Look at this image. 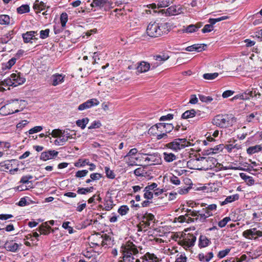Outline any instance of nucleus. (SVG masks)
<instances>
[{"label":"nucleus","mask_w":262,"mask_h":262,"mask_svg":"<svg viewBox=\"0 0 262 262\" xmlns=\"http://www.w3.org/2000/svg\"><path fill=\"white\" fill-rule=\"evenodd\" d=\"M217 205L215 204L208 205L206 207L200 210L187 209L186 212L188 216L191 217L192 222L199 221L205 222L207 219L213 215V212L216 211Z\"/></svg>","instance_id":"nucleus-1"},{"label":"nucleus","mask_w":262,"mask_h":262,"mask_svg":"<svg viewBox=\"0 0 262 262\" xmlns=\"http://www.w3.org/2000/svg\"><path fill=\"white\" fill-rule=\"evenodd\" d=\"M235 121L232 115L220 114L215 116L212 120L213 125L220 127L226 128L232 126L233 122Z\"/></svg>","instance_id":"nucleus-2"},{"label":"nucleus","mask_w":262,"mask_h":262,"mask_svg":"<svg viewBox=\"0 0 262 262\" xmlns=\"http://www.w3.org/2000/svg\"><path fill=\"white\" fill-rule=\"evenodd\" d=\"M166 27V24L150 23L146 29L147 34L151 37H157L163 35Z\"/></svg>","instance_id":"nucleus-3"},{"label":"nucleus","mask_w":262,"mask_h":262,"mask_svg":"<svg viewBox=\"0 0 262 262\" xmlns=\"http://www.w3.org/2000/svg\"><path fill=\"white\" fill-rule=\"evenodd\" d=\"M19 105V101L17 99H11L7 100L0 108V114L3 116H7L15 113H17L19 111L18 110Z\"/></svg>","instance_id":"nucleus-4"},{"label":"nucleus","mask_w":262,"mask_h":262,"mask_svg":"<svg viewBox=\"0 0 262 262\" xmlns=\"http://www.w3.org/2000/svg\"><path fill=\"white\" fill-rule=\"evenodd\" d=\"M191 145L190 142L185 138H177L165 144V147L174 152H178L181 150Z\"/></svg>","instance_id":"nucleus-5"},{"label":"nucleus","mask_w":262,"mask_h":262,"mask_svg":"<svg viewBox=\"0 0 262 262\" xmlns=\"http://www.w3.org/2000/svg\"><path fill=\"white\" fill-rule=\"evenodd\" d=\"M141 158L144 159L145 163L148 165H155L160 164L162 163L160 155L158 152L142 154Z\"/></svg>","instance_id":"nucleus-6"},{"label":"nucleus","mask_w":262,"mask_h":262,"mask_svg":"<svg viewBox=\"0 0 262 262\" xmlns=\"http://www.w3.org/2000/svg\"><path fill=\"white\" fill-rule=\"evenodd\" d=\"M142 154L138 153L137 148H132L127 155L124 157V158L127 160V163L128 165H136V161L141 158Z\"/></svg>","instance_id":"nucleus-7"},{"label":"nucleus","mask_w":262,"mask_h":262,"mask_svg":"<svg viewBox=\"0 0 262 262\" xmlns=\"http://www.w3.org/2000/svg\"><path fill=\"white\" fill-rule=\"evenodd\" d=\"M202 170H207L214 168L218 164L217 160L212 157H202Z\"/></svg>","instance_id":"nucleus-8"},{"label":"nucleus","mask_w":262,"mask_h":262,"mask_svg":"<svg viewBox=\"0 0 262 262\" xmlns=\"http://www.w3.org/2000/svg\"><path fill=\"white\" fill-rule=\"evenodd\" d=\"M196 239V238L194 235L192 234H188L182 239L179 241V244L184 249H187L194 245Z\"/></svg>","instance_id":"nucleus-9"},{"label":"nucleus","mask_w":262,"mask_h":262,"mask_svg":"<svg viewBox=\"0 0 262 262\" xmlns=\"http://www.w3.org/2000/svg\"><path fill=\"white\" fill-rule=\"evenodd\" d=\"M243 236L249 239H256L258 237L262 236V231L256 228L247 229L243 232Z\"/></svg>","instance_id":"nucleus-10"},{"label":"nucleus","mask_w":262,"mask_h":262,"mask_svg":"<svg viewBox=\"0 0 262 262\" xmlns=\"http://www.w3.org/2000/svg\"><path fill=\"white\" fill-rule=\"evenodd\" d=\"M202 157L191 158L187 162V167L191 169L202 170Z\"/></svg>","instance_id":"nucleus-11"},{"label":"nucleus","mask_w":262,"mask_h":262,"mask_svg":"<svg viewBox=\"0 0 262 262\" xmlns=\"http://www.w3.org/2000/svg\"><path fill=\"white\" fill-rule=\"evenodd\" d=\"M229 17L228 16H223L216 18H210L208 21L210 24H207L205 25L202 30V32L205 33L211 32L213 30V25L214 24L217 22L227 19Z\"/></svg>","instance_id":"nucleus-12"},{"label":"nucleus","mask_w":262,"mask_h":262,"mask_svg":"<svg viewBox=\"0 0 262 262\" xmlns=\"http://www.w3.org/2000/svg\"><path fill=\"white\" fill-rule=\"evenodd\" d=\"M121 252H128L132 254H138L139 251L137 246L132 242H127L123 244L121 247Z\"/></svg>","instance_id":"nucleus-13"},{"label":"nucleus","mask_w":262,"mask_h":262,"mask_svg":"<svg viewBox=\"0 0 262 262\" xmlns=\"http://www.w3.org/2000/svg\"><path fill=\"white\" fill-rule=\"evenodd\" d=\"M10 80L11 81V85L16 86L22 84L26 81V79L21 76L20 73H13L11 75Z\"/></svg>","instance_id":"nucleus-14"},{"label":"nucleus","mask_w":262,"mask_h":262,"mask_svg":"<svg viewBox=\"0 0 262 262\" xmlns=\"http://www.w3.org/2000/svg\"><path fill=\"white\" fill-rule=\"evenodd\" d=\"M99 104V101L97 99H91L79 105L78 109L79 111H83L93 106L98 105Z\"/></svg>","instance_id":"nucleus-15"},{"label":"nucleus","mask_w":262,"mask_h":262,"mask_svg":"<svg viewBox=\"0 0 262 262\" xmlns=\"http://www.w3.org/2000/svg\"><path fill=\"white\" fill-rule=\"evenodd\" d=\"M37 230L40 232V234L43 235H48L51 232H54V230L49 226L48 222H45L41 224Z\"/></svg>","instance_id":"nucleus-16"},{"label":"nucleus","mask_w":262,"mask_h":262,"mask_svg":"<svg viewBox=\"0 0 262 262\" xmlns=\"http://www.w3.org/2000/svg\"><path fill=\"white\" fill-rule=\"evenodd\" d=\"M65 75L59 74H53L51 77V83L52 85L56 86L64 81Z\"/></svg>","instance_id":"nucleus-17"},{"label":"nucleus","mask_w":262,"mask_h":262,"mask_svg":"<svg viewBox=\"0 0 262 262\" xmlns=\"http://www.w3.org/2000/svg\"><path fill=\"white\" fill-rule=\"evenodd\" d=\"M150 65L148 62L141 61L137 63L136 67L137 72L138 73H145L149 71Z\"/></svg>","instance_id":"nucleus-18"},{"label":"nucleus","mask_w":262,"mask_h":262,"mask_svg":"<svg viewBox=\"0 0 262 262\" xmlns=\"http://www.w3.org/2000/svg\"><path fill=\"white\" fill-rule=\"evenodd\" d=\"M161 12L162 13L164 12L166 15H175L180 14L182 12V9L180 7L177 8L176 6H172L166 10H162Z\"/></svg>","instance_id":"nucleus-19"},{"label":"nucleus","mask_w":262,"mask_h":262,"mask_svg":"<svg viewBox=\"0 0 262 262\" xmlns=\"http://www.w3.org/2000/svg\"><path fill=\"white\" fill-rule=\"evenodd\" d=\"M58 152L54 150H48L41 154L40 159L44 161H47L53 158L58 155Z\"/></svg>","instance_id":"nucleus-20"},{"label":"nucleus","mask_w":262,"mask_h":262,"mask_svg":"<svg viewBox=\"0 0 262 262\" xmlns=\"http://www.w3.org/2000/svg\"><path fill=\"white\" fill-rule=\"evenodd\" d=\"M155 128H156L157 129L163 128V129H164V131L166 133H169L173 129V126L171 124L160 123L158 125H156L151 127L150 128V130L154 129Z\"/></svg>","instance_id":"nucleus-21"},{"label":"nucleus","mask_w":262,"mask_h":262,"mask_svg":"<svg viewBox=\"0 0 262 262\" xmlns=\"http://www.w3.org/2000/svg\"><path fill=\"white\" fill-rule=\"evenodd\" d=\"M122 253V256L120 258L123 259V261L125 262H134L135 260V256L138 254H132L128 253V252H121Z\"/></svg>","instance_id":"nucleus-22"},{"label":"nucleus","mask_w":262,"mask_h":262,"mask_svg":"<svg viewBox=\"0 0 262 262\" xmlns=\"http://www.w3.org/2000/svg\"><path fill=\"white\" fill-rule=\"evenodd\" d=\"M32 178L33 177L31 175L23 176L20 179V183L28 185L27 186H26V189H28L29 187H32V183L31 182V181H30V180L32 179Z\"/></svg>","instance_id":"nucleus-23"},{"label":"nucleus","mask_w":262,"mask_h":262,"mask_svg":"<svg viewBox=\"0 0 262 262\" xmlns=\"http://www.w3.org/2000/svg\"><path fill=\"white\" fill-rule=\"evenodd\" d=\"M199 246L201 248H204L211 243L210 240L205 235H201L199 237Z\"/></svg>","instance_id":"nucleus-24"},{"label":"nucleus","mask_w":262,"mask_h":262,"mask_svg":"<svg viewBox=\"0 0 262 262\" xmlns=\"http://www.w3.org/2000/svg\"><path fill=\"white\" fill-rule=\"evenodd\" d=\"M213 254L212 252L208 253L206 255H204L203 253L199 254L198 258L200 261L203 262H209L211 259L213 257Z\"/></svg>","instance_id":"nucleus-25"},{"label":"nucleus","mask_w":262,"mask_h":262,"mask_svg":"<svg viewBox=\"0 0 262 262\" xmlns=\"http://www.w3.org/2000/svg\"><path fill=\"white\" fill-rule=\"evenodd\" d=\"M163 158L166 162L170 163L176 160L177 156L173 153L164 152L163 153Z\"/></svg>","instance_id":"nucleus-26"},{"label":"nucleus","mask_w":262,"mask_h":262,"mask_svg":"<svg viewBox=\"0 0 262 262\" xmlns=\"http://www.w3.org/2000/svg\"><path fill=\"white\" fill-rule=\"evenodd\" d=\"M239 196L237 194L230 195L227 196L224 201L220 202V203L221 206H223L228 203H231L234 201L237 200Z\"/></svg>","instance_id":"nucleus-27"},{"label":"nucleus","mask_w":262,"mask_h":262,"mask_svg":"<svg viewBox=\"0 0 262 262\" xmlns=\"http://www.w3.org/2000/svg\"><path fill=\"white\" fill-rule=\"evenodd\" d=\"M193 220H191V217L187 215V213L184 215H180L178 217L175 218V222L179 223H192Z\"/></svg>","instance_id":"nucleus-28"},{"label":"nucleus","mask_w":262,"mask_h":262,"mask_svg":"<svg viewBox=\"0 0 262 262\" xmlns=\"http://www.w3.org/2000/svg\"><path fill=\"white\" fill-rule=\"evenodd\" d=\"M142 262H158V259L154 254L146 253Z\"/></svg>","instance_id":"nucleus-29"},{"label":"nucleus","mask_w":262,"mask_h":262,"mask_svg":"<svg viewBox=\"0 0 262 262\" xmlns=\"http://www.w3.org/2000/svg\"><path fill=\"white\" fill-rule=\"evenodd\" d=\"M36 32L35 31H29L23 34V38L25 42H29L33 37L34 36Z\"/></svg>","instance_id":"nucleus-30"},{"label":"nucleus","mask_w":262,"mask_h":262,"mask_svg":"<svg viewBox=\"0 0 262 262\" xmlns=\"http://www.w3.org/2000/svg\"><path fill=\"white\" fill-rule=\"evenodd\" d=\"M134 174L137 177H146L147 172L143 167H140L134 170Z\"/></svg>","instance_id":"nucleus-31"},{"label":"nucleus","mask_w":262,"mask_h":262,"mask_svg":"<svg viewBox=\"0 0 262 262\" xmlns=\"http://www.w3.org/2000/svg\"><path fill=\"white\" fill-rule=\"evenodd\" d=\"M197 112L193 109L185 111L182 115V118L188 119L195 116Z\"/></svg>","instance_id":"nucleus-32"},{"label":"nucleus","mask_w":262,"mask_h":262,"mask_svg":"<svg viewBox=\"0 0 262 262\" xmlns=\"http://www.w3.org/2000/svg\"><path fill=\"white\" fill-rule=\"evenodd\" d=\"M46 8V4L43 2H39L38 0H36L35 3L33 5V9L34 10H38L40 11L45 10Z\"/></svg>","instance_id":"nucleus-33"},{"label":"nucleus","mask_w":262,"mask_h":262,"mask_svg":"<svg viewBox=\"0 0 262 262\" xmlns=\"http://www.w3.org/2000/svg\"><path fill=\"white\" fill-rule=\"evenodd\" d=\"M19 245L16 243L11 242L8 244H6V248L7 250L9 251L15 252L17 251Z\"/></svg>","instance_id":"nucleus-34"},{"label":"nucleus","mask_w":262,"mask_h":262,"mask_svg":"<svg viewBox=\"0 0 262 262\" xmlns=\"http://www.w3.org/2000/svg\"><path fill=\"white\" fill-rule=\"evenodd\" d=\"M155 59L157 61V62L156 63L157 66H159V64H161L164 61L168 59L169 56L165 55L164 54L163 55H158L154 56Z\"/></svg>","instance_id":"nucleus-35"},{"label":"nucleus","mask_w":262,"mask_h":262,"mask_svg":"<svg viewBox=\"0 0 262 262\" xmlns=\"http://www.w3.org/2000/svg\"><path fill=\"white\" fill-rule=\"evenodd\" d=\"M89 119L88 118H84L82 119L78 120L76 121V125L82 129L85 128L86 124L89 123Z\"/></svg>","instance_id":"nucleus-36"},{"label":"nucleus","mask_w":262,"mask_h":262,"mask_svg":"<svg viewBox=\"0 0 262 262\" xmlns=\"http://www.w3.org/2000/svg\"><path fill=\"white\" fill-rule=\"evenodd\" d=\"M107 3V0H93L91 6L94 7H103Z\"/></svg>","instance_id":"nucleus-37"},{"label":"nucleus","mask_w":262,"mask_h":262,"mask_svg":"<svg viewBox=\"0 0 262 262\" xmlns=\"http://www.w3.org/2000/svg\"><path fill=\"white\" fill-rule=\"evenodd\" d=\"M94 187L93 186L87 188H78L77 191L78 194H85L88 192H91L93 191Z\"/></svg>","instance_id":"nucleus-38"},{"label":"nucleus","mask_w":262,"mask_h":262,"mask_svg":"<svg viewBox=\"0 0 262 262\" xmlns=\"http://www.w3.org/2000/svg\"><path fill=\"white\" fill-rule=\"evenodd\" d=\"M29 11L30 7L28 5H23L17 8V12L19 14H23L28 12Z\"/></svg>","instance_id":"nucleus-39"},{"label":"nucleus","mask_w":262,"mask_h":262,"mask_svg":"<svg viewBox=\"0 0 262 262\" xmlns=\"http://www.w3.org/2000/svg\"><path fill=\"white\" fill-rule=\"evenodd\" d=\"M155 220V216L154 215L151 213H145L143 217V220L144 222H145L146 223L150 224V222L153 221Z\"/></svg>","instance_id":"nucleus-40"},{"label":"nucleus","mask_w":262,"mask_h":262,"mask_svg":"<svg viewBox=\"0 0 262 262\" xmlns=\"http://www.w3.org/2000/svg\"><path fill=\"white\" fill-rule=\"evenodd\" d=\"M68 140V139L67 137L62 135L55 141V144L59 145H63Z\"/></svg>","instance_id":"nucleus-41"},{"label":"nucleus","mask_w":262,"mask_h":262,"mask_svg":"<svg viewBox=\"0 0 262 262\" xmlns=\"http://www.w3.org/2000/svg\"><path fill=\"white\" fill-rule=\"evenodd\" d=\"M172 3V0H162L159 2L157 5V7L158 8L166 7L170 5Z\"/></svg>","instance_id":"nucleus-42"},{"label":"nucleus","mask_w":262,"mask_h":262,"mask_svg":"<svg viewBox=\"0 0 262 262\" xmlns=\"http://www.w3.org/2000/svg\"><path fill=\"white\" fill-rule=\"evenodd\" d=\"M68 14L66 12H63L60 15V20L62 27L64 28L68 21Z\"/></svg>","instance_id":"nucleus-43"},{"label":"nucleus","mask_w":262,"mask_h":262,"mask_svg":"<svg viewBox=\"0 0 262 262\" xmlns=\"http://www.w3.org/2000/svg\"><path fill=\"white\" fill-rule=\"evenodd\" d=\"M218 76V73H205L203 74V77L204 79L207 80H213L216 78Z\"/></svg>","instance_id":"nucleus-44"},{"label":"nucleus","mask_w":262,"mask_h":262,"mask_svg":"<svg viewBox=\"0 0 262 262\" xmlns=\"http://www.w3.org/2000/svg\"><path fill=\"white\" fill-rule=\"evenodd\" d=\"M10 23V17L7 15H0V24L8 25Z\"/></svg>","instance_id":"nucleus-45"},{"label":"nucleus","mask_w":262,"mask_h":262,"mask_svg":"<svg viewBox=\"0 0 262 262\" xmlns=\"http://www.w3.org/2000/svg\"><path fill=\"white\" fill-rule=\"evenodd\" d=\"M200 27L194 25H190L183 30L184 32L192 33L195 32Z\"/></svg>","instance_id":"nucleus-46"},{"label":"nucleus","mask_w":262,"mask_h":262,"mask_svg":"<svg viewBox=\"0 0 262 262\" xmlns=\"http://www.w3.org/2000/svg\"><path fill=\"white\" fill-rule=\"evenodd\" d=\"M89 164V161L88 159H79L78 161L75 163L76 167H83L86 165Z\"/></svg>","instance_id":"nucleus-47"},{"label":"nucleus","mask_w":262,"mask_h":262,"mask_svg":"<svg viewBox=\"0 0 262 262\" xmlns=\"http://www.w3.org/2000/svg\"><path fill=\"white\" fill-rule=\"evenodd\" d=\"M113 202L112 200H107L105 201V203L104 204V209L106 211L111 210L114 206Z\"/></svg>","instance_id":"nucleus-48"},{"label":"nucleus","mask_w":262,"mask_h":262,"mask_svg":"<svg viewBox=\"0 0 262 262\" xmlns=\"http://www.w3.org/2000/svg\"><path fill=\"white\" fill-rule=\"evenodd\" d=\"M105 172L106 177L111 179H114L115 178V174L114 172L111 170L109 167H105L104 168Z\"/></svg>","instance_id":"nucleus-49"},{"label":"nucleus","mask_w":262,"mask_h":262,"mask_svg":"<svg viewBox=\"0 0 262 262\" xmlns=\"http://www.w3.org/2000/svg\"><path fill=\"white\" fill-rule=\"evenodd\" d=\"M170 182L175 185H179L181 184V181L179 178L174 174L169 177Z\"/></svg>","instance_id":"nucleus-50"},{"label":"nucleus","mask_w":262,"mask_h":262,"mask_svg":"<svg viewBox=\"0 0 262 262\" xmlns=\"http://www.w3.org/2000/svg\"><path fill=\"white\" fill-rule=\"evenodd\" d=\"M144 198L147 200H151L154 196V192L150 190H147L146 187L144 189Z\"/></svg>","instance_id":"nucleus-51"},{"label":"nucleus","mask_w":262,"mask_h":262,"mask_svg":"<svg viewBox=\"0 0 262 262\" xmlns=\"http://www.w3.org/2000/svg\"><path fill=\"white\" fill-rule=\"evenodd\" d=\"M62 130L60 129H55L52 131L51 133H50L49 132L48 133H49V135H51L53 137L58 138L60 136L62 135Z\"/></svg>","instance_id":"nucleus-52"},{"label":"nucleus","mask_w":262,"mask_h":262,"mask_svg":"<svg viewBox=\"0 0 262 262\" xmlns=\"http://www.w3.org/2000/svg\"><path fill=\"white\" fill-rule=\"evenodd\" d=\"M199 98L202 102L205 103H209L213 100V98L211 97L206 96L201 94H199Z\"/></svg>","instance_id":"nucleus-53"},{"label":"nucleus","mask_w":262,"mask_h":262,"mask_svg":"<svg viewBox=\"0 0 262 262\" xmlns=\"http://www.w3.org/2000/svg\"><path fill=\"white\" fill-rule=\"evenodd\" d=\"M43 129L42 126H36L30 129H29L28 132L29 135H32L35 133H37L38 132H41Z\"/></svg>","instance_id":"nucleus-54"},{"label":"nucleus","mask_w":262,"mask_h":262,"mask_svg":"<svg viewBox=\"0 0 262 262\" xmlns=\"http://www.w3.org/2000/svg\"><path fill=\"white\" fill-rule=\"evenodd\" d=\"M129 211V208L126 205L121 206L118 210V212L121 215L127 214Z\"/></svg>","instance_id":"nucleus-55"},{"label":"nucleus","mask_w":262,"mask_h":262,"mask_svg":"<svg viewBox=\"0 0 262 262\" xmlns=\"http://www.w3.org/2000/svg\"><path fill=\"white\" fill-rule=\"evenodd\" d=\"M260 149H261V148L259 146L256 145V146H251V147H249L247 149V151L248 154H254V153L257 152L258 151H259Z\"/></svg>","instance_id":"nucleus-56"},{"label":"nucleus","mask_w":262,"mask_h":262,"mask_svg":"<svg viewBox=\"0 0 262 262\" xmlns=\"http://www.w3.org/2000/svg\"><path fill=\"white\" fill-rule=\"evenodd\" d=\"M230 221H231L230 217H225L223 220L219 222L218 225L220 228L224 227Z\"/></svg>","instance_id":"nucleus-57"},{"label":"nucleus","mask_w":262,"mask_h":262,"mask_svg":"<svg viewBox=\"0 0 262 262\" xmlns=\"http://www.w3.org/2000/svg\"><path fill=\"white\" fill-rule=\"evenodd\" d=\"M97 200L99 202L101 201V198L99 194H94L93 196L91 197L88 201V203L91 204L95 203V201Z\"/></svg>","instance_id":"nucleus-58"},{"label":"nucleus","mask_w":262,"mask_h":262,"mask_svg":"<svg viewBox=\"0 0 262 262\" xmlns=\"http://www.w3.org/2000/svg\"><path fill=\"white\" fill-rule=\"evenodd\" d=\"M150 226L149 224L145 223L143 220L138 226V231H142V230H146L147 228Z\"/></svg>","instance_id":"nucleus-59"},{"label":"nucleus","mask_w":262,"mask_h":262,"mask_svg":"<svg viewBox=\"0 0 262 262\" xmlns=\"http://www.w3.org/2000/svg\"><path fill=\"white\" fill-rule=\"evenodd\" d=\"M229 249H226L224 250L220 251L217 254V257L220 258H222L226 256L230 252Z\"/></svg>","instance_id":"nucleus-60"},{"label":"nucleus","mask_w":262,"mask_h":262,"mask_svg":"<svg viewBox=\"0 0 262 262\" xmlns=\"http://www.w3.org/2000/svg\"><path fill=\"white\" fill-rule=\"evenodd\" d=\"M88 173V170H79L76 172L75 176L77 178H82L87 175Z\"/></svg>","instance_id":"nucleus-61"},{"label":"nucleus","mask_w":262,"mask_h":262,"mask_svg":"<svg viewBox=\"0 0 262 262\" xmlns=\"http://www.w3.org/2000/svg\"><path fill=\"white\" fill-rule=\"evenodd\" d=\"M50 30L49 29L45 30H41L40 32V37L42 39H45L49 36Z\"/></svg>","instance_id":"nucleus-62"},{"label":"nucleus","mask_w":262,"mask_h":262,"mask_svg":"<svg viewBox=\"0 0 262 262\" xmlns=\"http://www.w3.org/2000/svg\"><path fill=\"white\" fill-rule=\"evenodd\" d=\"M70 223L69 222H65L63 223L62 226L63 228L68 229L69 233L71 234L73 233V229L72 227L69 226Z\"/></svg>","instance_id":"nucleus-63"},{"label":"nucleus","mask_w":262,"mask_h":262,"mask_svg":"<svg viewBox=\"0 0 262 262\" xmlns=\"http://www.w3.org/2000/svg\"><path fill=\"white\" fill-rule=\"evenodd\" d=\"M187 258L184 254H181L177 258L175 262H186Z\"/></svg>","instance_id":"nucleus-64"}]
</instances>
